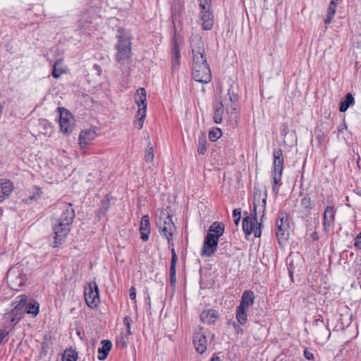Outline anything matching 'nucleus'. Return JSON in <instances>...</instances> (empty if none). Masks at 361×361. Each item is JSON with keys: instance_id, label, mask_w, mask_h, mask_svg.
I'll use <instances>...</instances> for the list:
<instances>
[{"instance_id": "nucleus-31", "label": "nucleus", "mask_w": 361, "mask_h": 361, "mask_svg": "<svg viewBox=\"0 0 361 361\" xmlns=\"http://www.w3.org/2000/svg\"><path fill=\"white\" fill-rule=\"evenodd\" d=\"M147 108L142 106L138 108L137 112V120L135 122V126L138 129H141L143 127L144 120L146 117Z\"/></svg>"}, {"instance_id": "nucleus-29", "label": "nucleus", "mask_w": 361, "mask_h": 361, "mask_svg": "<svg viewBox=\"0 0 361 361\" xmlns=\"http://www.w3.org/2000/svg\"><path fill=\"white\" fill-rule=\"evenodd\" d=\"M247 311L248 310L242 308L240 307H237L235 310V317L238 322L240 325H244L246 324L247 320Z\"/></svg>"}, {"instance_id": "nucleus-41", "label": "nucleus", "mask_w": 361, "mask_h": 361, "mask_svg": "<svg viewBox=\"0 0 361 361\" xmlns=\"http://www.w3.org/2000/svg\"><path fill=\"white\" fill-rule=\"evenodd\" d=\"M171 261L170 268L176 269V262L178 261V257L174 248L171 249Z\"/></svg>"}, {"instance_id": "nucleus-53", "label": "nucleus", "mask_w": 361, "mask_h": 361, "mask_svg": "<svg viewBox=\"0 0 361 361\" xmlns=\"http://www.w3.org/2000/svg\"><path fill=\"white\" fill-rule=\"evenodd\" d=\"M214 338V334H212L211 336V339L213 340Z\"/></svg>"}, {"instance_id": "nucleus-48", "label": "nucleus", "mask_w": 361, "mask_h": 361, "mask_svg": "<svg viewBox=\"0 0 361 361\" xmlns=\"http://www.w3.org/2000/svg\"><path fill=\"white\" fill-rule=\"evenodd\" d=\"M102 204H103V205H102V210H103V212H105L108 209V204H109V202L104 201Z\"/></svg>"}, {"instance_id": "nucleus-37", "label": "nucleus", "mask_w": 361, "mask_h": 361, "mask_svg": "<svg viewBox=\"0 0 361 361\" xmlns=\"http://www.w3.org/2000/svg\"><path fill=\"white\" fill-rule=\"evenodd\" d=\"M222 135V132H221V130L219 128H213L209 132V139L212 141V142H215L219 138H220Z\"/></svg>"}, {"instance_id": "nucleus-39", "label": "nucleus", "mask_w": 361, "mask_h": 361, "mask_svg": "<svg viewBox=\"0 0 361 361\" xmlns=\"http://www.w3.org/2000/svg\"><path fill=\"white\" fill-rule=\"evenodd\" d=\"M33 195H31L28 197V200L30 201H35L38 200L41 197V195L42 193L41 189L36 186L33 188Z\"/></svg>"}, {"instance_id": "nucleus-14", "label": "nucleus", "mask_w": 361, "mask_h": 361, "mask_svg": "<svg viewBox=\"0 0 361 361\" xmlns=\"http://www.w3.org/2000/svg\"><path fill=\"white\" fill-rule=\"evenodd\" d=\"M253 211H252V218L257 219V214L262 213V216L266 209L267 205V194L262 195L260 191H257L254 192L253 195Z\"/></svg>"}, {"instance_id": "nucleus-6", "label": "nucleus", "mask_w": 361, "mask_h": 361, "mask_svg": "<svg viewBox=\"0 0 361 361\" xmlns=\"http://www.w3.org/2000/svg\"><path fill=\"white\" fill-rule=\"evenodd\" d=\"M190 46L193 55L192 65L207 63L202 37L198 35L192 36L190 39Z\"/></svg>"}, {"instance_id": "nucleus-47", "label": "nucleus", "mask_w": 361, "mask_h": 361, "mask_svg": "<svg viewBox=\"0 0 361 361\" xmlns=\"http://www.w3.org/2000/svg\"><path fill=\"white\" fill-rule=\"evenodd\" d=\"M310 238H312V240L315 241V240H318L319 239V234L317 231H314L312 232L311 234H310Z\"/></svg>"}, {"instance_id": "nucleus-30", "label": "nucleus", "mask_w": 361, "mask_h": 361, "mask_svg": "<svg viewBox=\"0 0 361 361\" xmlns=\"http://www.w3.org/2000/svg\"><path fill=\"white\" fill-rule=\"evenodd\" d=\"M300 206L302 207V212L305 215H308L313 207V202L309 196H305L301 199Z\"/></svg>"}, {"instance_id": "nucleus-52", "label": "nucleus", "mask_w": 361, "mask_h": 361, "mask_svg": "<svg viewBox=\"0 0 361 361\" xmlns=\"http://www.w3.org/2000/svg\"><path fill=\"white\" fill-rule=\"evenodd\" d=\"M18 320H19V319H16V318H12L11 319V322H14L15 324L17 323Z\"/></svg>"}, {"instance_id": "nucleus-13", "label": "nucleus", "mask_w": 361, "mask_h": 361, "mask_svg": "<svg viewBox=\"0 0 361 361\" xmlns=\"http://www.w3.org/2000/svg\"><path fill=\"white\" fill-rule=\"evenodd\" d=\"M193 344L196 351L200 354H203L207 350V334L202 328H199L195 331L193 336Z\"/></svg>"}, {"instance_id": "nucleus-35", "label": "nucleus", "mask_w": 361, "mask_h": 361, "mask_svg": "<svg viewBox=\"0 0 361 361\" xmlns=\"http://www.w3.org/2000/svg\"><path fill=\"white\" fill-rule=\"evenodd\" d=\"M129 336L124 331L121 332V335L116 338V345L119 348H125L129 341Z\"/></svg>"}, {"instance_id": "nucleus-45", "label": "nucleus", "mask_w": 361, "mask_h": 361, "mask_svg": "<svg viewBox=\"0 0 361 361\" xmlns=\"http://www.w3.org/2000/svg\"><path fill=\"white\" fill-rule=\"evenodd\" d=\"M354 245L357 248L361 249V232L355 238Z\"/></svg>"}, {"instance_id": "nucleus-32", "label": "nucleus", "mask_w": 361, "mask_h": 361, "mask_svg": "<svg viewBox=\"0 0 361 361\" xmlns=\"http://www.w3.org/2000/svg\"><path fill=\"white\" fill-rule=\"evenodd\" d=\"M27 296L25 295H18L14 300L13 303L15 304L14 310L12 312V314H14L15 312L18 310H21L23 307L28 302Z\"/></svg>"}, {"instance_id": "nucleus-25", "label": "nucleus", "mask_w": 361, "mask_h": 361, "mask_svg": "<svg viewBox=\"0 0 361 361\" xmlns=\"http://www.w3.org/2000/svg\"><path fill=\"white\" fill-rule=\"evenodd\" d=\"M171 65L173 70H176L178 68L180 64V54L179 48L177 44H174L171 49Z\"/></svg>"}, {"instance_id": "nucleus-18", "label": "nucleus", "mask_w": 361, "mask_h": 361, "mask_svg": "<svg viewBox=\"0 0 361 361\" xmlns=\"http://www.w3.org/2000/svg\"><path fill=\"white\" fill-rule=\"evenodd\" d=\"M140 233L141 239L146 242L149 240L150 233V222L149 216L148 215H144L140 221Z\"/></svg>"}, {"instance_id": "nucleus-22", "label": "nucleus", "mask_w": 361, "mask_h": 361, "mask_svg": "<svg viewBox=\"0 0 361 361\" xmlns=\"http://www.w3.org/2000/svg\"><path fill=\"white\" fill-rule=\"evenodd\" d=\"M101 344L102 347L98 349L97 358L99 360H104L107 357L111 349L112 344L109 340H102L101 341Z\"/></svg>"}, {"instance_id": "nucleus-20", "label": "nucleus", "mask_w": 361, "mask_h": 361, "mask_svg": "<svg viewBox=\"0 0 361 361\" xmlns=\"http://www.w3.org/2000/svg\"><path fill=\"white\" fill-rule=\"evenodd\" d=\"M13 190V183L9 180H1L0 181V202L7 198Z\"/></svg>"}, {"instance_id": "nucleus-15", "label": "nucleus", "mask_w": 361, "mask_h": 361, "mask_svg": "<svg viewBox=\"0 0 361 361\" xmlns=\"http://www.w3.org/2000/svg\"><path fill=\"white\" fill-rule=\"evenodd\" d=\"M336 209L332 206H327L323 214V231L326 234L329 233V229L335 224Z\"/></svg>"}, {"instance_id": "nucleus-26", "label": "nucleus", "mask_w": 361, "mask_h": 361, "mask_svg": "<svg viewBox=\"0 0 361 361\" xmlns=\"http://www.w3.org/2000/svg\"><path fill=\"white\" fill-rule=\"evenodd\" d=\"M135 101L138 108L145 106L147 108V94L144 88L140 87L137 90Z\"/></svg>"}, {"instance_id": "nucleus-24", "label": "nucleus", "mask_w": 361, "mask_h": 361, "mask_svg": "<svg viewBox=\"0 0 361 361\" xmlns=\"http://www.w3.org/2000/svg\"><path fill=\"white\" fill-rule=\"evenodd\" d=\"M340 0H331L327 10L326 17L324 20V23L328 25H329L336 13L337 5Z\"/></svg>"}, {"instance_id": "nucleus-9", "label": "nucleus", "mask_w": 361, "mask_h": 361, "mask_svg": "<svg viewBox=\"0 0 361 361\" xmlns=\"http://www.w3.org/2000/svg\"><path fill=\"white\" fill-rule=\"evenodd\" d=\"M87 305L90 308L96 307L100 302L99 288L95 282H92L84 291Z\"/></svg>"}, {"instance_id": "nucleus-36", "label": "nucleus", "mask_w": 361, "mask_h": 361, "mask_svg": "<svg viewBox=\"0 0 361 361\" xmlns=\"http://www.w3.org/2000/svg\"><path fill=\"white\" fill-rule=\"evenodd\" d=\"M78 358V352L72 348L66 349L63 354V360L77 361Z\"/></svg>"}, {"instance_id": "nucleus-40", "label": "nucleus", "mask_w": 361, "mask_h": 361, "mask_svg": "<svg viewBox=\"0 0 361 361\" xmlns=\"http://www.w3.org/2000/svg\"><path fill=\"white\" fill-rule=\"evenodd\" d=\"M131 322H132V320H131L130 317L128 316L125 317L123 319V324L126 327V329L124 331V333H126L127 335H131V334H132L131 331H130Z\"/></svg>"}, {"instance_id": "nucleus-42", "label": "nucleus", "mask_w": 361, "mask_h": 361, "mask_svg": "<svg viewBox=\"0 0 361 361\" xmlns=\"http://www.w3.org/2000/svg\"><path fill=\"white\" fill-rule=\"evenodd\" d=\"M240 209H235L233 212V216L234 218V223L235 225H238L240 221Z\"/></svg>"}, {"instance_id": "nucleus-19", "label": "nucleus", "mask_w": 361, "mask_h": 361, "mask_svg": "<svg viewBox=\"0 0 361 361\" xmlns=\"http://www.w3.org/2000/svg\"><path fill=\"white\" fill-rule=\"evenodd\" d=\"M200 319L202 322L207 324H214L219 317L217 311L209 309L202 311L200 315Z\"/></svg>"}, {"instance_id": "nucleus-12", "label": "nucleus", "mask_w": 361, "mask_h": 361, "mask_svg": "<svg viewBox=\"0 0 361 361\" xmlns=\"http://www.w3.org/2000/svg\"><path fill=\"white\" fill-rule=\"evenodd\" d=\"M97 135L98 133L96 128H91L81 130L78 137V143L80 148L83 149L87 147L97 138Z\"/></svg>"}, {"instance_id": "nucleus-17", "label": "nucleus", "mask_w": 361, "mask_h": 361, "mask_svg": "<svg viewBox=\"0 0 361 361\" xmlns=\"http://www.w3.org/2000/svg\"><path fill=\"white\" fill-rule=\"evenodd\" d=\"M59 124L61 130L66 133H71L74 129V121L71 114L66 112L65 115L61 114Z\"/></svg>"}, {"instance_id": "nucleus-3", "label": "nucleus", "mask_w": 361, "mask_h": 361, "mask_svg": "<svg viewBox=\"0 0 361 361\" xmlns=\"http://www.w3.org/2000/svg\"><path fill=\"white\" fill-rule=\"evenodd\" d=\"M116 38L118 42L115 46L116 50L115 59L118 63L123 64L132 55L131 38L130 34L121 28L118 29Z\"/></svg>"}, {"instance_id": "nucleus-23", "label": "nucleus", "mask_w": 361, "mask_h": 361, "mask_svg": "<svg viewBox=\"0 0 361 361\" xmlns=\"http://www.w3.org/2000/svg\"><path fill=\"white\" fill-rule=\"evenodd\" d=\"M21 310L36 317L39 314V304L36 300L30 299Z\"/></svg>"}, {"instance_id": "nucleus-1", "label": "nucleus", "mask_w": 361, "mask_h": 361, "mask_svg": "<svg viewBox=\"0 0 361 361\" xmlns=\"http://www.w3.org/2000/svg\"><path fill=\"white\" fill-rule=\"evenodd\" d=\"M59 207L61 213L59 217L52 220L54 239L52 246L54 247L59 246L65 241L75 217V209L71 203L60 202Z\"/></svg>"}, {"instance_id": "nucleus-44", "label": "nucleus", "mask_w": 361, "mask_h": 361, "mask_svg": "<svg viewBox=\"0 0 361 361\" xmlns=\"http://www.w3.org/2000/svg\"><path fill=\"white\" fill-rule=\"evenodd\" d=\"M304 356L308 360H313L314 357L312 353L309 351L307 348L304 350Z\"/></svg>"}, {"instance_id": "nucleus-7", "label": "nucleus", "mask_w": 361, "mask_h": 361, "mask_svg": "<svg viewBox=\"0 0 361 361\" xmlns=\"http://www.w3.org/2000/svg\"><path fill=\"white\" fill-rule=\"evenodd\" d=\"M276 236L280 244L286 242L289 237V221L286 213L279 214L276 220Z\"/></svg>"}, {"instance_id": "nucleus-38", "label": "nucleus", "mask_w": 361, "mask_h": 361, "mask_svg": "<svg viewBox=\"0 0 361 361\" xmlns=\"http://www.w3.org/2000/svg\"><path fill=\"white\" fill-rule=\"evenodd\" d=\"M153 149L151 146H148L145 151V160L146 162L151 163L154 160Z\"/></svg>"}, {"instance_id": "nucleus-27", "label": "nucleus", "mask_w": 361, "mask_h": 361, "mask_svg": "<svg viewBox=\"0 0 361 361\" xmlns=\"http://www.w3.org/2000/svg\"><path fill=\"white\" fill-rule=\"evenodd\" d=\"M224 114V108L222 102H220L214 104L213 119L216 123H221L222 122Z\"/></svg>"}, {"instance_id": "nucleus-43", "label": "nucleus", "mask_w": 361, "mask_h": 361, "mask_svg": "<svg viewBox=\"0 0 361 361\" xmlns=\"http://www.w3.org/2000/svg\"><path fill=\"white\" fill-rule=\"evenodd\" d=\"M170 281L171 284H175L176 283V269L170 268Z\"/></svg>"}, {"instance_id": "nucleus-4", "label": "nucleus", "mask_w": 361, "mask_h": 361, "mask_svg": "<svg viewBox=\"0 0 361 361\" xmlns=\"http://www.w3.org/2000/svg\"><path fill=\"white\" fill-rule=\"evenodd\" d=\"M274 161L272 164L271 176L273 192H279V186L281 185V179L283 172L284 157L281 149H275L273 152Z\"/></svg>"}, {"instance_id": "nucleus-50", "label": "nucleus", "mask_w": 361, "mask_h": 361, "mask_svg": "<svg viewBox=\"0 0 361 361\" xmlns=\"http://www.w3.org/2000/svg\"><path fill=\"white\" fill-rule=\"evenodd\" d=\"M8 334L7 332H2L0 334V343L2 342L4 338Z\"/></svg>"}, {"instance_id": "nucleus-49", "label": "nucleus", "mask_w": 361, "mask_h": 361, "mask_svg": "<svg viewBox=\"0 0 361 361\" xmlns=\"http://www.w3.org/2000/svg\"><path fill=\"white\" fill-rule=\"evenodd\" d=\"M233 326L235 329H236V331L238 334L240 333L242 334L243 333V329L239 327L238 325H237L235 322L233 324Z\"/></svg>"}, {"instance_id": "nucleus-5", "label": "nucleus", "mask_w": 361, "mask_h": 361, "mask_svg": "<svg viewBox=\"0 0 361 361\" xmlns=\"http://www.w3.org/2000/svg\"><path fill=\"white\" fill-rule=\"evenodd\" d=\"M200 18L202 29L210 30L214 26V15L211 9V0H198Z\"/></svg>"}, {"instance_id": "nucleus-8", "label": "nucleus", "mask_w": 361, "mask_h": 361, "mask_svg": "<svg viewBox=\"0 0 361 361\" xmlns=\"http://www.w3.org/2000/svg\"><path fill=\"white\" fill-rule=\"evenodd\" d=\"M192 78L197 82L208 83L212 80V73L208 63L192 65Z\"/></svg>"}, {"instance_id": "nucleus-34", "label": "nucleus", "mask_w": 361, "mask_h": 361, "mask_svg": "<svg viewBox=\"0 0 361 361\" xmlns=\"http://www.w3.org/2000/svg\"><path fill=\"white\" fill-rule=\"evenodd\" d=\"M354 103V97L350 93H348L344 99L340 104L339 110L341 112H345L348 107Z\"/></svg>"}, {"instance_id": "nucleus-10", "label": "nucleus", "mask_w": 361, "mask_h": 361, "mask_svg": "<svg viewBox=\"0 0 361 361\" xmlns=\"http://www.w3.org/2000/svg\"><path fill=\"white\" fill-rule=\"evenodd\" d=\"M261 224L258 222L257 218L246 216L243 220V230L246 235L253 233L257 238L261 235Z\"/></svg>"}, {"instance_id": "nucleus-51", "label": "nucleus", "mask_w": 361, "mask_h": 361, "mask_svg": "<svg viewBox=\"0 0 361 361\" xmlns=\"http://www.w3.org/2000/svg\"><path fill=\"white\" fill-rule=\"evenodd\" d=\"M210 361H221V359L218 356H212Z\"/></svg>"}, {"instance_id": "nucleus-33", "label": "nucleus", "mask_w": 361, "mask_h": 361, "mask_svg": "<svg viewBox=\"0 0 361 361\" xmlns=\"http://www.w3.org/2000/svg\"><path fill=\"white\" fill-rule=\"evenodd\" d=\"M66 72L63 66L62 60L59 59L55 62L53 66L51 75L55 78H59L62 74Z\"/></svg>"}, {"instance_id": "nucleus-11", "label": "nucleus", "mask_w": 361, "mask_h": 361, "mask_svg": "<svg viewBox=\"0 0 361 361\" xmlns=\"http://www.w3.org/2000/svg\"><path fill=\"white\" fill-rule=\"evenodd\" d=\"M175 230V226L170 216H167L160 222L159 233L162 237L167 239L169 245H173L172 236Z\"/></svg>"}, {"instance_id": "nucleus-16", "label": "nucleus", "mask_w": 361, "mask_h": 361, "mask_svg": "<svg viewBox=\"0 0 361 361\" xmlns=\"http://www.w3.org/2000/svg\"><path fill=\"white\" fill-rule=\"evenodd\" d=\"M7 280L10 283L11 288L18 290L21 288L25 281V276L19 271L16 272L15 269H11L7 273Z\"/></svg>"}, {"instance_id": "nucleus-28", "label": "nucleus", "mask_w": 361, "mask_h": 361, "mask_svg": "<svg viewBox=\"0 0 361 361\" xmlns=\"http://www.w3.org/2000/svg\"><path fill=\"white\" fill-rule=\"evenodd\" d=\"M207 139L204 133H202L198 137L197 153L199 154H204L207 152Z\"/></svg>"}, {"instance_id": "nucleus-2", "label": "nucleus", "mask_w": 361, "mask_h": 361, "mask_svg": "<svg viewBox=\"0 0 361 361\" xmlns=\"http://www.w3.org/2000/svg\"><path fill=\"white\" fill-rule=\"evenodd\" d=\"M224 233V225L221 222L215 221L209 226L201 249L202 257H212L217 251L219 239Z\"/></svg>"}, {"instance_id": "nucleus-21", "label": "nucleus", "mask_w": 361, "mask_h": 361, "mask_svg": "<svg viewBox=\"0 0 361 361\" xmlns=\"http://www.w3.org/2000/svg\"><path fill=\"white\" fill-rule=\"evenodd\" d=\"M255 302L254 293L250 290H245L241 297L238 307L248 310Z\"/></svg>"}, {"instance_id": "nucleus-54", "label": "nucleus", "mask_w": 361, "mask_h": 361, "mask_svg": "<svg viewBox=\"0 0 361 361\" xmlns=\"http://www.w3.org/2000/svg\"><path fill=\"white\" fill-rule=\"evenodd\" d=\"M62 361H63V360H62Z\"/></svg>"}, {"instance_id": "nucleus-46", "label": "nucleus", "mask_w": 361, "mask_h": 361, "mask_svg": "<svg viewBox=\"0 0 361 361\" xmlns=\"http://www.w3.org/2000/svg\"><path fill=\"white\" fill-rule=\"evenodd\" d=\"M129 296L131 300H135L136 299V289L134 286H131L129 289Z\"/></svg>"}]
</instances>
